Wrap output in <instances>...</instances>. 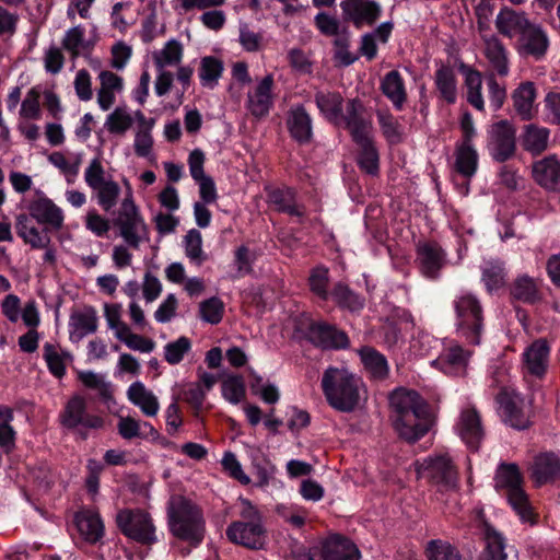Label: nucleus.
<instances>
[{
  "label": "nucleus",
  "instance_id": "56",
  "mask_svg": "<svg viewBox=\"0 0 560 560\" xmlns=\"http://www.w3.org/2000/svg\"><path fill=\"white\" fill-rule=\"evenodd\" d=\"M505 273L498 260H486L482 266V281L489 292L498 290L504 284Z\"/></svg>",
  "mask_w": 560,
  "mask_h": 560
},
{
  "label": "nucleus",
  "instance_id": "57",
  "mask_svg": "<svg viewBox=\"0 0 560 560\" xmlns=\"http://www.w3.org/2000/svg\"><path fill=\"white\" fill-rule=\"evenodd\" d=\"M190 350V339L182 336L164 346V360L171 365L179 364Z\"/></svg>",
  "mask_w": 560,
  "mask_h": 560
},
{
  "label": "nucleus",
  "instance_id": "16",
  "mask_svg": "<svg viewBox=\"0 0 560 560\" xmlns=\"http://www.w3.org/2000/svg\"><path fill=\"white\" fill-rule=\"evenodd\" d=\"M30 215L39 224H45L54 230H59L63 225L65 215L50 198L40 189L34 191L33 198L27 202Z\"/></svg>",
  "mask_w": 560,
  "mask_h": 560
},
{
  "label": "nucleus",
  "instance_id": "7",
  "mask_svg": "<svg viewBox=\"0 0 560 560\" xmlns=\"http://www.w3.org/2000/svg\"><path fill=\"white\" fill-rule=\"evenodd\" d=\"M454 307L458 335L470 345H479L483 329V317L477 298L467 292L460 293L454 300Z\"/></svg>",
  "mask_w": 560,
  "mask_h": 560
},
{
  "label": "nucleus",
  "instance_id": "29",
  "mask_svg": "<svg viewBox=\"0 0 560 560\" xmlns=\"http://www.w3.org/2000/svg\"><path fill=\"white\" fill-rule=\"evenodd\" d=\"M534 180L550 191H560V160L550 155L533 164Z\"/></svg>",
  "mask_w": 560,
  "mask_h": 560
},
{
  "label": "nucleus",
  "instance_id": "43",
  "mask_svg": "<svg viewBox=\"0 0 560 560\" xmlns=\"http://www.w3.org/2000/svg\"><path fill=\"white\" fill-rule=\"evenodd\" d=\"M117 226L122 240L133 249L150 240L149 226L143 218L118 223Z\"/></svg>",
  "mask_w": 560,
  "mask_h": 560
},
{
  "label": "nucleus",
  "instance_id": "59",
  "mask_svg": "<svg viewBox=\"0 0 560 560\" xmlns=\"http://www.w3.org/2000/svg\"><path fill=\"white\" fill-rule=\"evenodd\" d=\"M425 553L429 560H460L458 551L450 542L441 539L429 541Z\"/></svg>",
  "mask_w": 560,
  "mask_h": 560
},
{
  "label": "nucleus",
  "instance_id": "34",
  "mask_svg": "<svg viewBox=\"0 0 560 560\" xmlns=\"http://www.w3.org/2000/svg\"><path fill=\"white\" fill-rule=\"evenodd\" d=\"M530 24L524 13L508 8L502 9L495 18L497 30L509 38L520 37Z\"/></svg>",
  "mask_w": 560,
  "mask_h": 560
},
{
  "label": "nucleus",
  "instance_id": "55",
  "mask_svg": "<svg viewBox=\"0 0 560 560\" xmlns=\"http://www.w3.org/2000/svg\"><path fill=\"white\" fill-rule=\"evenodd\" d=\"M222 396L230 404L237 405L245 398L246 387L242 376L229 375L221 386Z\"/></svg>",
  "mask_w": 560,
  "mask_h": 560
},
{
  "label": "nucleus",
  "instance_id": "17",
  "mask_svg": "<svg viewBox=\"0 0 560 560\" xmlns=\"http://www.w3.org/2000/svg\"><path fill=\"white\" fill-rule=\"evenodd\" d=\"M273 75L267 74L247 93L246 108L256 118L266 117L273 106Z\"/></svg>",
  "mask_w": 560,
  "mask_h": 560
},
{
  "label": "nucleus",
  "instance_id": "1",
  "mask_svg": "<svg viewBox=\"0 0 560 560\" xmlns=\"http://www.w3.org/2000/svg\"><path fill=\"white\" fill-rule=\"evenodd\" d=\"M322 388L332 408L349 412L359 406L363 384L361 378L348 369L330 366L323 374Z\"/></svg>",
  "mask_w": 560,
  "mask_h": 560
},
{
  "label": "nucleus",
  "instance_id": "45",
  "mask_svg": "<svg viewBox=\"0 0 560 560\" xmlns=\"http://www.w3.org/2000/svg\"><path fill=\"white\" fill-rule=\"evenodd\" d=\"M138 112H132L127 106H117L107 115L104 126L109 133L125 135L135 122L138 124Z\"/></svg>",
  "mask_w": 560,
  "mask_h": 560
},
{
  "label": "nucleus",
  "instance_id": "24",
  "mask_svg": "<svg viewBox=\"0 0 560 560\" xmlns=\"http://www.w3.org/2000/svg\"><path fill=\"white\" fill-rule=\"evenodd\" d=\"M100 86L96 91V102L101 110H109L116 103V98L124 91L122 77L109 71L103 70L98 73Z\"/></svg>",
  "mask_w": 560,
  "mask_h": 560
},
{
  "label": "nucleus",
  "instance_id": "6",
  "mask_svg": "<svg viewBox=\"0 0 560 560\" xmlns=\"http://www.w3.org/2000/svg\"><path fill=\"white\" fill-rule=\"evenodd\" d=\"M351 115L349 120V131L353 141L360 147L358 163L360 167L371 175L378 172V153L372 140V120L362 119L358 116L360 106L352 104L350 107Z\"/></svg>",
  "mask_w": 560,
  "mask_h": 560
},
{
  "label": "nucleus",
  "instance_id": "42",
  "mask_svg": "<svg viewBox=\"0 0 560 560\" xmlns=\"http://www.w3.org/2000/svg\"><path fill=\"white\" fill-rule=\"evenodd\" d=\"M460 70L465 79L467 102L477 110H485L481 73L468 66H462Z\"/></svg>",
  "mask_w": 560,
  "mask_h": 560
},
{
  "label": "nucleus",
  "instance_id": "4",
  "mask_svg": "<svg viewBox=\"0 0 560 560\" xmlns=\"http://www.w3.org/2000/svg\"><path fill=\"white\" fill-rule=\"evenodd\" d=\"M523 477L515 464H502L495 475L498 488L508 490V500L523 523L534 524L536 515L522 488Z\"/></svg>",
  "mask_w": 560,
  "mask_h": 560
},
{
  "label": "nucleus",
  "instance_id": "49",
  "mask_svg": "<svg viewBox=\"0 0 560 560\" xmlns=\"http://www.w3.org/2000/svg\"><path fill=\"white\" fill-rule=\"evenodd\" d=\"M486 549L482 560H506L505 539L490 525L485 526Z\"/></svg>",
  "mask_w": 560,
  "mask_h": 560
},
{
  "label": "nucleus",
  "instance_id": "8",
  "mask_svg": "<svg viewBox=\"0 0 560 560\" xmlns=\"http://www.w3.org/2000/svg\"><path fill=\"white\" fill-rule=\"evenodd\" d=\"M84 182L93 191L97 205L104 210H112L121 194L119 184L107 174L98 158L90 161L84 171Z\"/></svg>",
  "mask_w": 560,
  "mask_h": 560
},
{
  "label": "nucleus",
  "instance_id": "58",
  "mask_svg": "<svg viewBox=\"0 0 560 560\" xmlns=\"http://www.w3.org/2000/svg\"><path fill=\"white\" fill-rule=\"evenodd\" d=\"M42 115L40 93L38 89L32 88L21 103L20 119L39 120Z\"/></svg>",
  "mask_w": 560,
  "mask_h": 560
},
{
  "label": "nucleus",
  "instance_id": "47",
  "mask_svg": "<svg viewBox=\"0 0 560 560\" xmlns=\"http://www.w3.org/2000/svg\"><path fill=\"white\" fill-rule=\"evenodd\" d=\"M434 82L440 97L447 104L457 101V80L452 68L442 66L435 71Z\"/></svg>",
  "mask_w": 560,
  "mask_h": 560
},
{
  "label": "nucleus",
  "instance_id": "44",
  "mask_svg": "<svg viewBox=\"0 0 560 560\" xmlns=\"http://www.w3.org/2000/svg\"><path fill=\"white\" fill-rule=\"evenodd\" d=\"M82 161L80 153H65L55 151L48 155V162L65 176L69 184L74 183Z\"/></svg>",
  "mask_w": 560,
  "mask_h": 560
},
{
  "label": "nucleus",
  "instance_id": "40",
  "mask_svg": "<svg viewBox=\"0 0 560 560\" xmlns=\"http://www.w3.org/2000/svg\"><path fill=\"white\" fill-rule=\"evenodd\" d=\"M290 135L300 143L308 142L312 137V118L303 106L291 108L288 117Z\"/></svg>",
  "mask_w": 560,
  "mask_h": 560
},
{
  "label": "nucleus",
  "instance_id": "63",
  "mask_svg": "<svg viewBox=\"0 0 560 560\" xmlns=\"http://www.w3.org/2000/svg\"><path fill=\"white\" fill-rule=\"evenodd\" d=\"M224 312V304L218 298H210L199 306L200 317L203 322L209 324H218L221 322Z\"/></svg>",
  "mask_w": 560,
  "mask_h": 560
},
{
  "label": "nucleus",
  "instance_id": "27",
  "mask_svg": "<svg viewBox=\"0 0 560 560\" xmlns=\"http://www.w3.org/2000/svg\"><path fill=\"white\" fill-rule=\"evenodd\" d=\"M549 46L546 33L535 24L527 26V30L518 37L516 49L521 56L541 58Z\"/></svg>",
  "mask_w": 560,
  "mask_h": 560
},
{
  "label": "nucleus",
  "instance_id": "61",
  "mask_svg": "<svg viewBox=\"0 0 560 560\" xmlns=\"http://www.w3.org/2000/svg\"><path fill=\"white\" fill-rule=\"evenodd\" d=\"M183 243L185 247V254L190 260L197 264H201L205 260L202 250V236L198 230H189L185 235Z\"/></svg>",
  "mask_w": 560,
  "mask_h": 560
},
{
  "label": "nucleus",
  "instance_id": "20",
  "mask_svg": "<svg viewBox=\"0 0 560 560\" xmlns=\"http://www.w3.org/2000/svg\"><path fill=\"white\" fill-rule=\"evenodd\" d=\"M479 165V154L475 147L455 145L454 151V170L457 175L465 179L459 186V191L463 196L469 192L470 179L477 173Z\"/></svg>",
  "mask_w": 560,
  "mask_h": 560
},
{
  "label": "nucleus",
  "instance_id": "32",
  "mask_svg": "<svg viewBox=\"0 0 560 560\" xmlns=\"http://www.w3.org/2000/svg\"><path fill=\"white\" fill-rule=\"evenodd\" d=\"M128 400L147 417H155L160 410L158 396L141 381L131 383L127 389Z\"/></svg>",
  "mask_w": 560,
  "mask_h": 560
},
{
  "label": "nucleus",
  "instance_id": "33",
  "mask_svg": "<svg viewBox=\"0 0 560 560\" xmlns=\"http://www.w3.org/2000/svg\"><path fill=\"white\" fill-rule=\"evenodd\" d=\"M482 51L492 70L501 77H506L509 74V54L502 42L497 36L490 35L483 37Z\"/></svg>",
  "mask_w": 560,
  "mask_h": 560
},
{
  "label": "nucleus",
  "instance_id": "18",
  "mask_svg": "<svg viewBox=\"0 0 560 560\" xmlns=\"http://www.w3.org/2000/svg\"><path fill=\"white\" fill-rule=\"evenodd\" d=\"M549 358L548 341L542 338L533 341L522 354L524 372L539 380L545 377L549 368Z\"/></svg>",
  "mask_w": 560,
  "mask_h": 560
},
{
  "label": "nucleus",
  "instance_id": "54",
  "mask_svg": "<svg viewBox=\"0 0 560 560\" xmlns=\"http://www.w3.org/2000/svg\"><path fill=\"white\" fill-rule=\"evenodd\" d=\"M377 120L381 131L388 143L396 144L401 142L404 130L398 120L388 112L380 110Z\"/></svg>",
  "mask_w": 560,
  "mask_h": 560
},
{
  "label": "nucleus",
  "instance_id": "23",
  "mask_svg": "<svg viewBox=\"0 0 560 560\" xmlns=\"http://www.w3.org/2000/svg\"><path fill=\"white\" fill-rule=\"evenodd\" d=\"M389 401L395 412L394 417L402 416L404 420H415L417 412L429 410L427 404L415 390L397 389L390 395Z\"/></svg>",
  "mask_w": 560,
  "mask_h": 560
},
{
  "label": "nucleus",
  "instance_id": "60",
  "mask_svg": "<svg viewBox=\"0 0 560 560\" xmlns=\"http://www.w3.org/2000/svg\"><path fill=\"white\" fill-rule=\"evenodd\" d=\"M335 302L352 312L359 311L363 307V300L352 292L347 285L337 283L331 292Z\"/></svg>",
  "mask_w": 560,
  "mask_h": 560
},
{
  "label": "nucleus",
  "instance_id": "31",
  "mask_svg": "<svg viewBox=\"0 0 560 560\" xmlns=\"http://www.w3.org/2000/svg\"><path fill=\"white\" fill-rule=\"evenodd\" d=\"M308 336L313 343L324 349H341L349 343L343 331L325 323L313 324L310 327Z\"/></svg>",
  "mask_w": 560,
  "mask_h": 560
},
{
  "label": "nucleus",
  "instance_id": "35",
  "mask_svg": "<svg viewBox=\"0 0 560 560\" xmlns=\"http://www.w3.org/2000/svg\"><path fill=\"white\" fill-rule=\"evenodd\" d=\"M268 203L279 212L288 213L301 220L304 217V208L298 203L295 192L291 188H275L268 191Z\"/></svg>",
  "mask_w": 560,
  "mask_h": 560
},
{
  "label": "nucleus",
  "instance_id": "21",
  "mask_svg": "<svg viewBox=\"0 0 560 560\" xmlns=\"http://www.w3.org/2000/svg\"><path fill=\"white\" fill-rule=\"evenodd\" d=\"M98 327L96 311L86 306L71 313L68 323L69 340L72 343L81 342L86 336L94 334Z\"/></svg>",
  "mask_w": 560,
  "mask_h": 560
},
{
  "label": "nucleus",
  "instance_id": "41",
  "mask_svg": "<svg viewBox=\"0 0 560 560\" xmlns=\"http://www.w3.org/2000/svg\"><path fill=\"white\" fill-rule=\"evenodd\" d=\"M75 525L79 534L89 542H96L103 537V522L93 511L79 512L75 515Z\"/></svg>",
  "mask_w": 560,
  "mask_h": 560
},
{
  "label": "nucleus",
  "instance_id": "3",
  "mask_svg": "<svg viewBox=\"0 0 560 560\" xmlns=\"http://www.w3.org/2000/svg\"><path fill=\"white\" fill-rule=\"evenodd\" d=\"M240 517L226 528L228 538L250 549H260L265 544V528L261 515L247 499H240Z\"/></svg>",
  "mask_w": 560,
  "mask_h": 560
},
{
  "label": "nucleus",
  "instance_id": "51",
  "mask_svg": "<svg viewBox=\"0 0 560 560\" xmlns=\"http://www.w3.org/2000/svg\"><path fill=\"white\" fill-rule=\"evenodd\" d=\"M14 419L12 408L0 405V447L10 453L15 447L16 432L11 425Z\"/></svg>",
  "mask_w": 560,
  "mask_h": 560
},
{
  "label": "nucleus",
  "instance_id": "52",
  "mask_svg": "<svg viewBox=\"0 0 560 560\" xmlns=\"http://www.w3.org/2000/svg\"><path fill=\"white\" fill-rule=\"evenodd\" d=\"M78 377L85 387L96 390L103 400L107 401L112 398L113 387L110 382L106 381L104 374L93 371H80Z\"/></svg>",
  "mask_w": 560,
  "mask_h": 560
},
{
  "label": "nucleus",
  "instance_id": "53",
  "mask_svg": "<svg viewBox=\"0 0 560 560\" xmlns=\"http://www.w3.org/2000/svg\"><path fill=\"white\" fill-rule=\"evenodd\" d=\"M223 72V63L215 57L207 56L200 61L199 79L203 86L213 89Z\"/></svg>",
  "mask_w": 560,
  "mask_h": 560
},
{
  "label": "nucleus",
  "instance_id": "38",
  "mask_svg": "<svg viewBox=\"0 0 560 560\" xmlns=\"http://www.w3.org/2000/svg\"><path fill=\"white\" fill-rule=\"evenodd\" d=\"M444 253L438 244L424 243L418 247V259L427 278H436L444 264Z\"/></svg>",
  "mask_w": 560,
  "mask_h": 560
},
{
  "label": "nucleus",
  "instance_id": "13",
  "mask_svg": "<svg viewBox=\"0 0 560 560\" xmlns=\"http://www.w3.org/2000/svg\"><path fill=\"white\" fill-rule=\"evenodd\" d=\"M120 530L129 538L142 544L156 540L155 527L148 513L141 510H122L116 516Z\"/></svg>",
  "mask_w": 560,
  "mask_h": 560
},
{
  "label": "nucleus",
  "instance_id": "9",
  "mask_svg": "<svg viewBox=\"0 0 560 560\" xmlns=\"http://www.w3.org/2000/svg\"><path fill=\"white\" fill-rule=\"evenodd\" d=\"M184 56L183 44L175 39H168L163 47L152 51L151 57L156 69L154 92L158 96L166 95L174 82V74L168 68H176L182 63Z\"/></svg>",
  "mask_w": 560,
  "mask_h": 560
},
{
  "label": "nucleus",
  "instance_id": "12",
  "mask_svg": "<svg viewBox=\"0 0 560 560\" xmlns=\"http://www.w3.org/2000/svg\"><path fill=\"white\" fill-rule=\"evenodd\" d=\"M61 425L68 429H101L104 419L88 411V400L79 394L71 396L59 415Z\"/></svg>",
  "mask_w": 560,
  "mask_h": 560
},
{
  "label": "nucleus",
  "instance_id": "46",
  "mask_svg": "<svg viewBox=\"0 0 560 560\" xmlns=\"http://www.w3.org/2000/svg\"><path fill=\"white\" fill-rule=\"evenodd\" d=\"M381 89L384 95L393 103L395 108L401 109L406 98V88L401 74L393 70L385 74L382 80Z\"/></svg>",
  "mask_w": 560,
  "mask_h": 560
},
{
  "label": "nucleus",
  "instance_id": "11",
  "mask_svg": "<svg viewBox=\"0 0 560 560\" xmlns=\"http://www.w3.org/2000/svg\"><path fill=\"white\" fill-rule=\"evenodd\" d=\"M315 103L322 115L336 126H343L349 130V118L352 114L350 107L352 104H358L360 110L358 116L362 119H369L365 115V108L359 100H350L346 104V113H342L343 98L340 93L331 91H318L315 94Z\"/></svg>",
  "mask_w": 560,
  "mask_h": 560
},
{
  "label": "nucleus",
  "instance_id": "37",
  "mask_svg": "<svg viewBox=\"0 0 560 560\" xmlns=\"http://www.w3.org/2000/svg\"><path fill=\"white\" fill-rule=\"evenodd\" d=\"M413 327V322L411 315L404 311L398 322L387 320L382 326V337L384 346L389 349L400 348L405 338L402 335V330H408Z\"/></svg>",
  "mask_w": 560,
  "mask_h": 560
},
{
  "label": "nucleus",
  "instance_id": "15",
  "mask_svg": "<svg viewBox=\"0 0 560 560\" xmlns=\"http://www.w3.org/2000/svg\"><path fill=\"white\" fill-rule=\"evenodd\" d=\"M487 149L493 160L504 162L515 152V129L508 120L494 122L488 129Z\"/></svg>",
  "mask_w": 560,
  "mask_h": 560
},
{
  "label": "nucleus",
  "instance_id": "5",
  "mask_svg": "<svg viewBox=\"0 0 560 560\" xmlns=\"http://www.w3.org/2000/svg\"><path fill=\"white\" fill-rule=\"evenodd\" d=\"M291 553L294 560H359L361 556L351 540L337 535L310 548L295 546Z\"/></svg>",
  "mask_w": 560,
  "mask_h": 560
},
{
  "label": "nucleus",
  "instance_id": "62",
  "mask_svg": "<svg viewBox=\"0 0 560 560\" xmlns=\"http://www.w3.org/2000/svg\"><path fill=\"white\" fill-rule=\"evenodd\" d=\"M250 375L254 377L252 383L253 393L258 395L266 404H277L280 399L278 387L271 383H264L261 376L257 375L254 371L250 372Z\"/></svg>",
  "mask_w": 560,
  "mask_h": 560
},
{
  "label": "nucleus",
  "instance_id": "26",
  "mask_svg": "<svg viewBox=\"0 0 560 560\" xmlns=\"http://www.w3.org/2000/svg\"><path fill=\"white\" fill-rule=\"evenodd\" d=\"M530 477L536 486H542L560 478V457L553 453L538 454L530 467Z\"/></svg>",
  "mask_w": 560,
  "mask_h": 560
},
{
  "label": "nucleus",
  "instance_id": "10",
  "mask_svg": "<svg viewBox=\"0 0 560 560\" xmlns=\"http://www.w3.org/2000/svg\"><path fill=\"white\" fill-rule=\"evenodd\" d=\"M418 478L425 479L441 489H453L457 485V469L447 453H435L415 463Z\"/></svg>",
  "mask_w": 560,
  "mask_h": 560
},
{
  "label": "nucleus",
  "instance_id": "36",
  "mask_svg": "<svg viewBox=\"0 0 560 560\" xmlns=\"http://www.w3.org/2000/svg\"><path fill=\"white\" fill-rule=\"evenodd\" d=\"M43 358L48 371L56 377L62 378L67 373V366L72 363L73 355L59 345L46 342L43 347Z\"/></svg>",
  "mask_w": 560,
  "mask_h": 560
},
{
  "label": "nucleus",
  "instance_id": "28",
  "mask_svg": "<svg viewBox=\"0 0 560 560\" xmlns=\"http://www.w3.org/2000/svg\"><path fill=\"white\" fill-rule=\"evenodd\" d=\"M138 125L135 132L133 139V151L139 158L149 160L150 162L155 161L153 152L154 139L152 130L155 125L154 118H147L142 112L137 113Z\"/></svg>",
  "mask_w": 560,
  "mask_h": 560
},
{
  "label": "nucleus",
  "instance_id": "39",
  "mask_svg": "<svg viewBox=\"0 0 560 560\" xmlns=\"http://www.w3.org/2000/svg\"><path fill=\"white\" fill-rule=\"evenodd\" d=\"M514 108L523 119H532L536 112V89L533 82L521 83L512 93Z\"/></svg>",
  "mask_w": 560,
  "mask_h": 560
},
{
  "label": "nucleus",
  "instance_id": "48",
  "mask_svg": "<svg viewBox=\"0 0 560 560\" xmlns=\"http://www.w3.org/2000/svg\"><path fill=\"white\" fill-rule=\"evenodd\" d=\"M549 129L534 124L526 125L523 131L522 143L526 151L539 154L548 148Z\"/></svg>",
  "mask_w": 560,
  "mask_h": 560
},
{
  "label": "nucleus",
  "instance_id": "22",
  "mask_svg": "<svg viewBox=\"0 0 560 560\" xmlns=\"http://www.w3.org/2000/svg\"><path fill=\"white\" fill-rule=\"evenodd\" d=\"M455 430L469 448H478L483 438V430L480 417L475 408L467 407L460 411Z\"/></svg>",
  "mask_w": 560,
  "mask_h": 560
},
{
  "label": "nucleus",
  "instance_id": "19",
  "mask_svg": "<svg viewBox=\"0 0 560 560\" xmlns=\"http://www.w3.org/2000/svg\"><path fill=\"white\" fill-rule=\"evenodd\" d=\"M343 18L357 27L372 25L381 15V7L374 0H345L340 4Z\"/></svg>",
  "mask_w": 560,
  "mask_h": 560
},
{
  "label": "nucleus",
  "instance_id": "30",
  "mask_svg": "<svg viewBox=\"0 0 560 560\" xmlns=\"http://www.w3.org/2000/svg\"><path fill=\"white\" fill-rule=\"evenodd\" d=\"M432 425V418L428 411L417 412L415 420H404L402 416L394 417V427L400 438L408 442H416L428 433Z\"/></svg>",
  "mask_w": 560,
  "mask_h": 560
},
{
  "label": "nucleus",
  "instance_id": "2",
  "mask_svg": "<svg viewBox=\"0 0 560 560\" xmlns=\"http://www.w3.org/2000/svg\"><path fill=\"white\" fill-rule=\"evenodd\" d=\"M171 533L197 547L205 537V520L201 510L190 500L182 495L170 499L167 506Z\"/></svg>",
  "mask_w": 560,
  "mask_h": 560
},
{
  "label": "nucleus",
  "instance_id": "14",
  "mask_svg": "<svg viewBox=\"0 0 560 560\" xmlns=\"http://www.w3.org/2000/svg\"><path fill=\"white\" fill-rule=\"evenodd\" d=\"M499 412L503 421L510 427L524 430L529 420L525 410V401L513 387H503L498 395Z\"/></svg>",
  "mask_w": 560,
  "mask_h": 560
},
{
  "label": "nucleus",
  "instance_id": "25",
  "mask_svg": "<svg viewBox=\"0 0 560 560\" xmlns=\"http://www.w3.org/2000/svg\"><path fill=\"white\" fill-rule=\"evenodd\" d=\"M469 357V351L457 343H451L431 363L446 375L458 376L465 374Z\"/></svg>",
  "mask_w": 560,
  "mask_h": 560
},
{
  "label": "nucleus",
  "instance_id": "50",
  "mask_svg": "<svg viewBox=\"0 0 560 560\" xmlns=\"http://www.w3.org/2000/svg\"><path fill=\"white\" fill-rule=\"evenodd\" d=\"M364 368L375 378H383L388 373V364L386 358L371 347H364L359 351Z\"/></svg>",
  "mask_w": 560,
  "mask_h": 560
},
{
  "label": "nucleus",
  "instance_id": "64",
  "mask_svg": "<svg viewBox=\"0 0 560 560\" xmlns=\"http://www.w3.org/2000/svg\"><path fill=\"white\" fill-rule=\"evenodd\" d=\"M308 283L311 291L322 300H327L329 293L327 291L328 285V269L325 267H316L311 271Z\"/></svg>",
  "mask_w": 560,
  "mask_h": 560
}]
</instances>
